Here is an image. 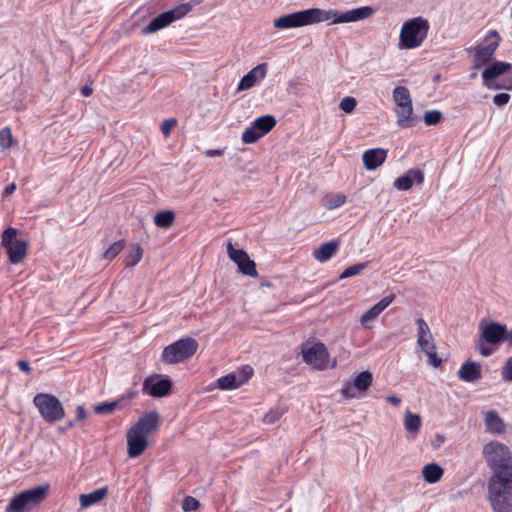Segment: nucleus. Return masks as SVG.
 Listing matches in <instances>:
<instances>
[{
  "label": "nucleus",
  "instance_id": "obj_38",
  "mask_svg": "<svg viewBox=\"0 0 512 512\" xmlns=\"http://www.w3.org/2000/svg\"><path fill=\"white\" fill-rule=\"evenodd\" d=\"M421 350L428 356V362L430 365L433 367H439L442 364V360L437 355V348L435 344L429 345Z\"/></svg>",
  "mask_w": 512,
  "mask_h": 512
},
{
  "label": "nucleus",
  "instance_id": "obj_52",
  "mask_svg": "<svg viewBox=\"0 0 512 512\" xmlns=\"http://www.w3.org/2000/svg\"><path fill=\"white\" fill-rule=\"evenodd\" d=\"M76 416L78 420H83L86 418L87 413L84 406L80 405L76 408Z\"/></svg>",
  "mask_w": 512,
  "mask_h": 512
},
{
  "label": "nucleus",
  "instance_id": "obj_53",
  "mask_svg": "<svg viewBox=\"0 0 512 512\" xmlns=\"http://www.w3.org/2000/svg\"><path fill=\"white\" fill-rule=\"evenodd\" d=\"M16 189V185L15 183H11L9 184L8 186L5 187L4 191H3V196L6 197V196H9L10 194H12Z\"/></svg>",
  "mask_w": 512,
  "mask_h": 512
},
{
  "label": "nucleus",
  "instance_id": "obj_49",
  "mask_svg": "<svg viewBox=\"0 0 512 512\" xmlns=\"http://www.w3.org/2000/svg\"><path fill=\"white\" fill-rule=\"evenodd\" d=\"M176 125V120L174 119H167L161 124V131L165 136H168L173 129V127Z\"/></svg>",
  "mask_w": 512,
  "mask_h": 512
},
{
  "label": "nucleus",
  "instance_id": "obj_10",
  "mask_svg": "<svg viewBox=\"0 0 512 512\" xmlns=\"http://www.w3.org/2000/svg\"><path fill=\"white\" fill-rule=\"evenodd\" d=\"M276 125V120L271 115H263L256 118L249 127L242 133V141L246 144L256 142L258 139L266 135Z\"/></svg>",
  "mask_w": 512,
  "mask_h": 512
},
{
  "label": "nucleus",
  "instance_id": "obj_48",
  "mask_svg": "<svg viewBox=\"0 0 512 512\" xmlns=\"http://www.w3.org/2000/svg\"><path fill=\"white\" fill-rule=\"evenodd\" d=\"M511 96L508 93H499L493 97V103L496 106L502 107L510 101Z\"/></svg>",
  "mask_w": 512,
  "mask_h": 512
},
{
  "label": "nucleus",
  "instance_id": "obj_12",
  "mask_svg": "<svg viewBox=\"0 0 512 512\" xmlns=\"http://www.w3.org/2000/svg\"><path fill=\"white\" fill-rule=\"evenodd\" d=\"M491 38L494 40L490 41L487 45H477L473 48L475 51L473 67L475 69H480L488 64L499 47L501 37L496 30H490L486 35V40Z\"/></svg>",
  "mask_w": 512,
  "mask_h": 512
},
{
  "label": "nucleus",
  "instance_id": "obj_59",
  "mask_svg": "<svg viewBox=\"0 0 512 512\" xmlns=\"http://www.w3.org/2000/svg\"><path fill=\"white\" fill-rule=\"evenodd\" d=\"M73 426H74V422H73V421H69V423H68V427H69V428H71V427H73Z\"/></svg>",
  "mask_w": 512,
  "mask_h": 512
},
{
  "label": "nucleus",
  "instance_id": "obj_16",
  "mask_svg": "<svg viewBox=\"0 0 512 512\" xmlns=\"http://www.w3.org/2000/svg\"><path fill=\"white\" fill-rule=\"evenodd\" d=\"M253 368L249 365L242 367L240 370L229 373L217 380L218 387L222 390L237 389L251 378Z\"/></svg>",
  "mask_w": 512,
  "mask_h": 512
},
{
  "label": "nucleus",
  "instance_id": "obj_28",
  "mask_svg": "<svg viewBox=\"0 0 512 512\" xmlns=\"http://www.w3.org/2000/svg\"><path fill=\"white\" fill-rule=\"evenodd\" d=\"M417 344L419 347L425 348L429 345H434L433 335L431 330L423 318H418L417 321Z\"/></svg>",
  "mask_w": 512,
  "mask_h": 512
},
{
  "label": "nucleus",
  "instance_id": "obj_41",
  "mask_svg": "<svg viewBox=\"0 0 512 512\" xmlns=\"http://www.w3.org/2000/svg\"><path fill=\"white\" fill-rule=\"evenodd\" d=\"M118 406V401L112 402H101L94 406V412L96 414H109L112 413Z\"/></svg>",
  "mask_w": 512,
  "mask_h": 512
},
{
  "label": "nucleus",
  "instance_id": "obj_30",
  "mask_svg": "<svg viewBox=\"0 0 512 512\" xmlns=\"http://www.w3.org/2000/svg\"><path fill=\"white\" fill-rule=\"evenodd\" d=\"M108 493L107 487L98 488L90 493L80 495V505L82 508H88L97 504L105 498Z\"/></svg>",
  "mask_w": 512,
  "mask_h": 512
},
{
  "label": "nucleus",
  "instance_id": "obj_17",
  "mask_svg": "<svg viewBox=\"0 0 512 512\" xmlns=\"http://www.w3.org/2000/svg\"><path fill=\"white\" fill-rule=\"evenodd\" d=\"M309 25H311L309 9L285 14L274 20V27L278 29L299 28Z\"/></svg>",
  "mask_w": 512,
  "mask_h": 512
},
{
  "label": "nucleus",
  "instance_id": "obj_20",
  "mask_svg": "<svg viewBox=\"0 0 512 512\" xmlns=\"http://www.w3.org/2000/svg\"><path fill=\"white\" fill-rule=\"evenodd\" d=\"M159 426V414L156 411L146 413L131 427L142 436L148 438V435L157 430Z\"/></svg>",
  "mask_w": 512,
  "mask_h": 512
},
{
  "label": "nucleus",
  "instance_id": "obj_58",
  "mask_svg": "<svg viewBox=\"0 0 512 512\" xmlns=\"http://www.w3.org/2000/svg\"><path fill=\"white\" fill-rule=\"evenodd\" d=\"M134 396H135V393L134 392H130V393H128L127 398L128 399H132Z\"/></svg>",
  "mask_w": 512,
  "mask_h": 512
},
{
  "label": "nucleus",
  "instance_id": "obj_43",
  "mask_svg": "<svg viewBox=\"0 0 512 512\" xmlns=\"http://www.w3.org/2000/svg\"><path fill=\"white\" fill-rule=\"evenodd\" d=\"M12 133L10 128L5 127L0 130V147L7 149L12 145Z\"/></svg>",
  "mask_w": 512,
  "mask_h": 512
},
{
  "label": "nucleus",
  "instance_id": "obj_18",
  "mask_svg": "<svg viewBox=\"0 0 512 512\" xmlns=\"http://www.w3.org/2000/svg\"><path fill=\"white\" fill-rule=\"evenodd\" d=\"M372 383V374L369 371L359 373L353 382H348L342 387V394L346 398H355L357 392L366 391Z\"/></svg>",
  "mask_w": 512,
  "mask_h": 512
},
{
  "label": "nucleus",
  "instance_id": "obj_1",
  "mask_svg": "<svg viewBox=\"0 0 512 512\" xmlns=\"http://www.w3.org/2000/svg\"><path fill=\"white\" fill-rule=\"evenodd\" d=\"M482 455L492 472L488 480L512 479V451L506 444L490 441L483 446Z\"/></svg>",
  "mask_w": 512,
  "mask_h": 512
},
{
  "label": "nucleus",
  "instance_id": "obj_3",
  "mask_svg": "<svg viewBox=\"0 0 512 512\" xmlns=\"http://www.w3.org/2000/svg\"><path fill=\"white\" fill-rule=\"evenodd\" d=\"M429 22L419 16L407 20L401 27L398 48L400 50H411L422 45L429 32Z\"/></svg>",
  "mask_w": 512,
  "mask_h": 512
},
{
  "label": "nucleus",
  "instance_id": "obj_51",
  "mask_svg": "<svg viewBox=\"0 0 512 512\" xmlns=\"http://www.w3.org/2000/svg\"><path fill=\"white\" fill-rule=\"evenodd\" d=\"M17 365H18L19 369L23 372L29 373L31 371L29 363L25 360H19L17 362Z\"/></svg>",
  "mask_w": 512,
  "mask_h": 512
},
{
  "label": "nucleus",
  "instance_id": "obj_35",
  "mask_svg": "<svg viewBox=\"0 0 512 512\" xmlns=\"http://www.w3.org/2000/svg\"><path fill=\"white\" fill-rule=\"evenodd\" d=\"M404 427L409 433L417 434L421 427V418L418 414L407 411L404 417Z\"/></svg>",
  "mask_w": 512,
  "mask_h": 512
},
{
  "label": "nucleus",
  "instance_id": "obj_29",
  "mask_svg": "<svg viewBox=\"0 0 512 512\" xmlns=\"http://www.w3.org/2000/svg\"><path fill=\"white\" fill-rule=\"evenodd\" d=\"M397 125L401 128H409L414 124L413 104L401 105L395 108Z\"/></svg>",
  "mask_w": 512,
  "mask_h": 512
},
{
  "label": "nucleus",
  "instance_id": "obj_25",
  "mask_svg": "<svg viewBox=\"0 0 512 512\" xmlns=\"http://www.w3.org/2000/svg\"><path fill=\"white\" fill-rule=\"evenodd\" d=\"M506 326L496 322L487 324L482 330V338L490 344L504 341Z\"/></svg>",
  "mask_w": 512,
  "mask_h": 512
},
{
  "label": "nucleus",
  "instance_id": "obj_42",
  "mask_svg": "<svg viewBox=\"0 0 512 512\" xmlns=\"http://www.w3.org/2000/svg\"><path fill=\"white\" fill-rule=\"evenodd\" d=\"M366 267H367V263H361V264L349 266L340 274V279L350 278L355 275H358Z\"/></svg>",
  "mask_w": 512,
  "mask_h": 512
},
{
  "label": "nucleus",
  "instance_id": "obj_6",
  "mask_svg": "<svg viewBox=\"0 0 512 512\" xmlns=\"http://www.w3.org/2000/svg\"><path fill=\"white\" fill-rule=\"evenodd\" d=\"M41 417L48 423H56L65 416V411L59 399L47 393H38L33 399Z\"/></svg>",
  "mask_w": 512,
  "mask_h": 512
},
{
  "label": "nucleus",
  "instance_id": "obj_19",
  "mask_svg": "<svg viewBox=\"0 0 512 512\" xmlns=\"http://www.w3.org/2000/svg\"><path fill=\"white\" fill-rule=\"evenodd\" d=\"M267 70V63L258 64L241 78L238 83L237 90L244 91L254 87L266 77Z\"/></svg>",
  "mask_w": 512,
  "mask_h": 512
},
{
  "label": "nucleus",
  "instance_id": "obj_15",
  "mask_svg": "<svg viewBox=\"0 0 512 512\" xmlns=\"http://www.w3.org/2000/svg\"><path fill=\"white\" fill-rule=\"evenodd\" d=\"M172 388V382L169 378H161L160 375L154 374L144 379L142 391L144 394L161 398L167 396Z\"/></svg>",
  "mask_w": 512,
  "mask_h": 512
},
{
  "label": "nucleus",
  "instance_id": "obj_55",
  "mask_svg": "<svg viewBox=\"0 0 512 512\" xmlns=\"http://www.w3.org/2000/svg\"><path fill=\"white\" fill-rule=\"evenodd\" d=\"M478 349H479L480 354L483 356H489L493 352V350L491 348L483 346V345L479 346Z\"/></svg>",
  "mask_w": 512,
  "mask_h": 512
},
{
  "label": "nucleus",
  "instance_id": "obj_11",
  "mask_svg": "<svg viewBox=\"0 0 512 512\" xmlns=\"http://www.w3.org/2000/svg\"><path fill=\"white\" fill-rule=\"evenodd\" d=\"M512 68V64L503 61H496L486 67L482 72L483 85L491 90L512 89V80L509 84H499L495 80Z\"/></svg>",
  "mask_w": 512,
  "mask_h": 512
},
{
  "label": "nucleus",
  "instance_id": "obj_4",
  "mask_svg": "<svg viewBox=\"0 0 512 512\" xmlns=\"http://www.w3.org/2000/svg\"><path fill=\"white\" fill-rule=\"evenodd\" d=\"M487 490L494 512H512V479L488 480Z\"/></svg>",
  "mask_w": 512,
  "mask_h": 512
},
{
  "label": "nucleus",
  "instance_id": "obj_46",
  "mask_svg": "<svg viewBox=\"0 0 512 512\" xmlns=\"http://www.w3.org/2000/svg\"><path fill=\"white\" fill-rule=\"evenodd\" d=\"M199 505H200V503L197 499H195L194 497H191V496H187L183 500L182 509L185 512H190V511L196 510L199 507Z\"/></svg>",
  "mask_w": 512,
  "mask_h": 512
},
{
  "label": "nucleus",
  "instance_id": "obj_45",
  "mask_svg": "<svg viewBox=\"0 0 512 512\" xmlns=\"http://www.w3.org/2000/svg\"><path fill=\"white\" fill-rule=\"evenodd\" d=\"M442 114L438 110L427 111L424 115V122L426 125H435L440 122Z\"/></svg>",
  "mask_w": 512,
  "mask_h": 512
},
{
  "label": "nucleus",
  "instance_id": "obj_34",
  "mask_svg": "<svg viewBox=\"0 0 512 512\" xmlns=\"http://www.w3.org/2000/svg\"><path fill=\"white\" fill-rule=\"evenodd\" d=\"M393 100L397 106L412 104V99L408 88L398 86L393 90Z\"/></svg>",
  "mask_w": 512,
  "mask_h": 512
},
{
  "label": "nucleus",
  "instance_id": "obj_36",
  "mask_svg": "<svg viewBox=\"0 0 512 512\" xmlns=\"http://www.w3.org/2000/svg\"><path fill=\"white\" fill-rule=\"evenodd\" d=\"M175 215L170 210L158 212L154 217V223L157 227L169 228L174 221Z\"/></svg>",
  "mask_w": 512,
  "mask_h": 512
},
{
  "label": "nucleus",
  "instance_id": "obj_13",
  "mask_svg": "<svg viewBox=\"0 0 512 512\" xmlns=\"http://www.w3.org/2000/svg\"><path fill=\"white\" fill-rule=\"evenodd\" d=\"M303 361L317 370H324L329 363V353L323 343L317 342L302 349Z\"/></svg>",
  "mask_w": 512,
  "mask_h": 512
},
{
  "label": "nucleus",
  "instance_id": "obj_7",
  "mask_svg": "<svg viewBox=\"0 0 512 512\" xmlns=\"http://www.w3.org/2000/svg\"><path fill=\"white\" fill-rule=\"evenodd\" d=\"M192 8L193 4L190 2L181 3L173 9L159 14L153 18L147 26L142 28L141 34L148 35L167 27L172 22L180 20L185 15H187L192 10Z\"/></svg>",
  "mask_w": 512,
  "mask_h": 512
},
{
  "label": "nucleus",
  "instance_id": "obj_22",
  "mask_svg": "<svg viewBox=\"0 0 512 512\" xmlns=\"http://www.w3.org/2000/svg\"><path fill=\"white\" fill-rule=\"evenodd\" d=\"M128 455L131 458L140 456L148 446V439L130 428L127 433Z\"/></svg>",
  "mask_w": 512,
  "mask_h": 512
},
{
  "label": "nucleus",
  "instance_id": "obj_32",
  "mask_svg": "<svg viewBox=\"0 0 512 512\" xmlns=\"http://www.w3.org/2000/svg\"><path fill=\"white\" fill-rule=\"evenodd\" d=\"M443 469L435 463L427 464L422 469L424 480L430 484L438 482L443 476Z\"/></svg>",
  "mask_w": 512,
  "mask_h": 512
},
{
  "label": "nucleus",
  "instance_id": "obj_31",
  "mask_svg": "<svg viewBox=\"0 0 512 512\" xmlns=\"http://www.w3.org/2000/svg\"><path fill=\"white\" fill-rule=\"evenodd\" d=\"M338 248V243L336 241H329L322 244L319 248L315 249L313 255L316 260L321 263H324L331 259V257L336 253Z\"/></svg>",
  "mask_w": 512,
  "mask_h": 512
},
{
  "label": "nucleus",
  "instance_id": "obj_21",
  "mask_svg": "<svg viewBox=\"0 0 512 512\" xmlns=\"http://www.w3.org/2000/svg\"><path fill=\"white\" fill-rule=\"evenodd\" d=\"M394 299V294H390L382 298L361 316V324L365 328H370L369 323L373 322L394 301Z\"/></svg>",
  "mask_w": 512,
  "mask_h": 512
},
{
  "label": "nucleus",
  "instance_id": "obj_8",
  "mask_svg": "<svg viewBox=\"0 0 512 512\" xmlns=\"http://www.w3.org/2000/svg\"><path fill=\"white\" fill-rule=\"evenodd\" d=\"M47 488L36 486L14 496L5 508V512H25L38 505L46 495Z\"/></svg>",
  "mask_w": 512,
  "mask_h": 512
},
{
  "label": "nucleus",
  "instance_id": "obj_60",
  "mask_svg": "<svg viewBox=\"0 0 512 512\" xmlns=\"http://www.w3.org/2000/svg\"><path fill=\"white\" fill-rule=\"evenodd\" d=\"M476 75H477L476 73H472V74L470 75V77H471V78H475V77H476Z\"/></svg>",
  "mask_w": 512,
  "mask_h": 512
},
{
  "label": "nucleus",
  "instance_id": "obj_2",
  "mask_svg": "<svg viewBox=\"0 0 512 512\" xmlns=\"http://www.w3.org/2000/svg\"><path fill=\"white\" fill-rule=\"evenodd\" d=\"M309 13L311 25L321 22L333 25L365 20L375 13V9L371 6H362L342 13L335 9L310 8Z\"/></svg>",
  "mask_w": 512,
  "mask_h": 512
},
{
  "label": "nucleus",
  "instance_id": "obj_44",
  "mask_svg": "<svg viewBox=\"0 0 512 512\" xmlns=\"http://www.w3.org/2000/svg\"><path fill=\"white\" fill-rule=\"evenodd\" d=\"M356 105V99L354 97L347 96L341 100L339 107L345 113H351L356 108Z\"/></svg>",
  "mask_w": 512,
  "mask_h": 512
},
{
  "label": "nucleus",
  "instance_id": "obj_26",
  "mask_svg": "<svg viewBox=\"0 0 512 512\" xmlns=\"http://www.w3.org/2000/svg\"><path fill=\"white\" fill-rule=\"evenodd\" d=\"M459 379L465 382H474L482 377L481 366L473 361H466L457 372Z\"/></svg>",
  "mask_w": 512,
  "mask_h": 512
},
{
  "label": "nucleus",
  "instance_id": "obj_5",
  "mask_svg": "<svg viewBox=\"0 0 512 512\" xmlns=\"http://www.w3.org/2000/svg\"><path fill=\"white\" fill-rule=\"evenodd\" d=\"M197 349L198 342L194 338H181L164 348L162 360L167 364L183 362L191 358Z\"/></svg>",
  "mask_w": 512,
  "mask_h": 512
},
{
  "label": "nucleus",
  "instance_id": "obj_56",
  "mask_svg": "<svg viewBox=\"0 0 512 512\" xmlns=\"http://www.w3.org/2000/svg\"><path fill=\"white\" fill-rule=\"evenodd\" d=\"M504 341H506L509 347L512 348V328L510 330L506 329Z\"/></svg>",
  "mask_w": 512,
  "mask_h": 512
},
{
  "label": "nucleus",
  "instance_id": "obj_47",
  "mask_svg": "<svg viewBox=\"0 0 512 512\" xmlns=\"http://www.w3.org/2000/svg\"><path fill=\"white\" fill-rule=\"evenodd\" d=\"M502 378L505 381L512 382V356L506 360L501 370Z\"/></svg>",
  "mask_w": 512,
  "mask_h": 512
},
{
  "label": "nucleus",
  "instance_id": "obj_54",
  "mask_svg": "<svg viewBox=\"0 0 512 512\" xmlns=\"http://www.w3.org/2000/svg\"><path fill=\"white\" fill-rule=\"evenodd\" d=\"M386 400L394 406H398L401 403V399L395 395L387 396Z\"/></svg>",
  "mask_w": 512,
  "mask_h": 512
},
{
  "label": "nucleus",
  "instance_id": "obj_57",
  "mask_svg": "<svg viewBox=\"0 0 512 512\" xmlns=\"http://www.w3.org/2000/svg\"><path fill=\"white\" fill-rule=\"evenodd\" d=\"M92 92H93L92 88L88 85L83 86L81 89V94L84 97H89L92 94Z\"/></svg>",
  "mask_w": 512,
  "mask_h": 512
},
{
  "label": "nucleus",
  "instance_id": "obj_37",
  "mask_svg": "<svg viewBox=\"0 0 512 512\" xmlns=\"http://www.w3.org/2000/svg\"><path fill=\"white\" fill-rule=\"evenodd\" d=\"M143 257V249L139 244H133L131 250L126 257V266L132 267L137 265Z\"/></svg>",
  "mask_w": 512,
  "mask_h": 512
},
{
  "label": "nucleus",
  "instance_id": "obj_33",
  "mask_svg": "<svg viewBox=\"0 0 512 512\" xmlns=\"http://www.w3.org/2000/svg\"><path fill=\"white\" fill-rule=\"evenodd\" d=\"M345 202L346 196L341 193L326 194L322 199V205L328 210L339 208Z\"/></svg>",
  "mask_w": 512,
  "mask_h": 512
},
{
  "label": "nucleus",
  "instance_id": "obj_24",
  "mask_svg": "<svg viewBox=\"0 0 512 512\" xmlns=\"http://www.w3.org/2000/svg\"><path fill=\"white\" fill-rule=\"evenodd\" d=\"M424 181V174L421 170L412 169L405 175L398 177L394 182V187L400 191L409 190L414 182L422 184Z\"/></svg>",
  "mask_w": 512,
  "mask_h": 512
},
{
  "label": "nucleus",
  "instance_id": "obj_39",
  "mask_svg": "<svg viewBox=\"0 0 512 512\" xmlns=\"http://www.w3.org/2000/svg\"><path fill=\"white\" fill-rule=\"evenodd\" d=\"M124 248V241H116L109 246L108 249L103 253V257L106 260H113Z\"/></svg>",
  "mask_w": 512,
  "mask_h": 512
},
{
  "label": "nucleus",
  "instance_id": "obj_50",
  "mask_svg": "<svg viewBox=\"0 0 512 512\" xmlns=\"http://www.w3.org/2000/svg\"><path fill=\"white\" fill-rule=\"evenodd\" d=\"M224 154V150L221 149H209L205 151V155L208 157L222 156Z\"/></svg>",
  "mask_w": 512,
  "mask_h": 512
},
{
  "label": "nucleus",
  "instance_id": "obj_40",
  "mask_svg": "<svg viewBox=\"0 0 512 512\" xmlns=\"http://www.w3.org/2000/svg\"><path fill=\"white\" fill-rule=\"evenodd\" d=\"M285 413V408L275 407L270 409L264 416L263 421L267 424H273L278 421Z\"/></svg>",
  "mask_w": 512,
  "mask_h": 512
},
{
  "label": "nucleus",
  "instance_id": "obj_23",
  "mask_svg": "<svg viewBox=\"0 0 512 512\" xmlns=\"http://www.w3.org/2000/svg\"><path fill=\"white\" fill-rule=\"evenodd\" d=\"M387 157V150L373 148L363 153L362 160L367 170H374L381 166Z\"/></svg>",
  "mask_w": 512,
  "mask_h": 512
},
{
  "label": "nucleus",
  "instance_id": "obj_14",
  "mask_svg": "<svg viewBox=\"0 0 512 512\" xmlns=\"http://www.w3.org/2000/svg\"><path fill=\"white\" fill-rule=\"evenodd\" d=\"M227 253L229 258L237 264L239 272L250 277L258 276L255 262L250 259L245 250L236 249L231 242H228Z\"/></svg>",
  "mask_w": 512,
  "mask_h": 512
},
{
  "label": "nucleus",
  "instance_id": "obj_27",
  "mask_svg": "<svg viewBox=\"0 0 512 512\" xmlns=\"http://www.w3.org/2000/svg\"><path fill=\"white\" fill-rule=\"evenodd\" d=\"M484 421L487 431L491 434H502L506 430L504 421L494 410L486 412Z\"/></svg>",
  "mask_w": 512,
  "mask_h": 512
},
{
  "label": "nucleus",
  "instance_id": "obj_9",
  "mask_svg": "<svg viewBox=\"0 0 512 512\" xmlns=\"http://www.w3.org/2000/svg\"><path fill=\"white\" fill-rule=\"evenodd\" d=\"M18 229L9 227L2 233L1 244L6 249L9 261L16 265L21 263L28 251V242L17 239Z\"/></svg>",
  "mask_w": 512,
  "mask_h": 512
}]
</instances>
